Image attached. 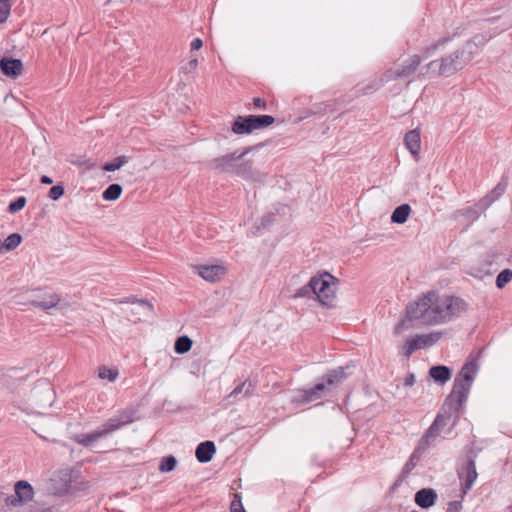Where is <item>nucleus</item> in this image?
<instances>
[{
	"mask_svg": "<svg viewBox=\"0 0 512 512\" xmlns=\"http://www.w3.org/2000/svg\"><path fill=\"white\" fill-rule=\"evenodd\" d=\"M468 304L460 297L440 295L430 291L406 308V318L395 327V334H400L411 326L408 322L418 321L421 324H443L461 316Z\"/></svg>",
	"mask_w": 512,
	"mask_h": 512,
	"instance_id": "1",
	"label": "nucleus"
},
{
	"mask_svg": "<svg viewBox=\"0 0 512 512\" xmlns=\"http://www.w3.org/2000/svg\"><path fill=\"white\" fill-rule=\"evenodd\" d=\"M346 377L344 368L339 367L327 373L320 382L309 389L298 390L292 401L297 404L313 402L324 397L333 387L338 385Z\"/></svg>",
	"mask_w": 512,
	"mask_h": 512,
	"instance_id": "2",
	"label": "nucleus"
},
{
	"mask_svg": "<svg viewBox=\"0 0 512 512\" xmlns=\"http://www.w3.org/2000/svg\"><path fill=\"white\" fill-rule=\"evenodd\" d=\"M136 419L135 412L133 410H125L119 413L118 415L108 419L104 424L98 427L96 430L86 433L80 434L75 437L77 443L82 444L84 446H90L92 443L96 442L100 438H103L123 426H126Z\"/></svg>",
	"mask_w": 512,
	"mask_h": 512,
	"instance_id": "3",
	"label": "nucleus"
},
{
	"mask_svg": "<svg viewBox=\"0 0 512 512\" xmlns=\"http://www.w3.org/2000/svg\"><path fill=\"white\" fill-rule=\"evenodd\" d=\"M465 50L455 51L440 61H431L427 68L436 75L448 77L462 69L470 58L464 59Z\"/></svg>",
	"mask_w": 512,
	"mask_h": 512,
	"instance_id": "4",
	"label": "nucleus"
},
{
	"mask_svg": "<svg viewBox=\"0 0 512 512\" xmlns=\"http://www.w3.org/2000/svg\"><path fill=\"white\" fill-rule=\"evenodd\" d=\"M275 121L270 115H249L238 116L232 124V131L235 134H249L254 130L270 126Z\"/></svg>",
	"mask_w": 512,
	"mask_h": 512,
	"instance_id": "5",
	"label": "nucleus"
},
{
	"mask_svg": "<svg viewBox=\"0 0 512 512\" xmlns=\"http://www.w3.org/2000/svg\"><path fill=\"white\" fill-rule=\"evenodd\" d=\"M506 184L500 182L494 189H492L487 195L481 198L478 203L474 206L463 208L460 213L468 219L476 220L482 212L498 200L505 192Z\"/></svg>",
	"mask_w": 512,
	"mask_h": 512,
	"instance_id": "6",
	"label": "nucleus"
},
{
	"mask_svg": "<svg viewBox=\"0 0 512 512\" xmlns=\"http://www.w3.org/2000/svg\"><path fill=\"white\" fill-rule=\"evenodd\" d=\"M313 295L317 297L319 302L328 305L335 296V278L326 273L324 275L311 278Z\"/></svg>",
	"mask_w": 512,
	"mask_h": 512,
	"instance_id": "7",
	"label": "nucleus"
},
{
	"mask_svg": "<svg viewBox=\"0 0 512 512\" xmlns=\"http://www.w3.org/2000/svg\"><path fill=\"white\" fill-rule=\"evenodd\" d=\"M470 388L471 384L457 378L455 379L453 389L444 404V407H447L451 412L455 413V418L458 417V413L466 402Z\"/></svg>",
	"mask_w": 512,
	"mask_h": 512,
	"instance_id": "8",
	"label": "nucleus"
},
{
	"mask_svg": "<svg viewBox=\"0 0 512 512\" xmlns=\"http://www.w3.org/2000/svg\"><path fill=\"white\" fill-rule=\"evenodd\" d=\"M249 149L241 152L235 151L210 161L209 166L217 173L234 174L236 164L248 153Z\"/></svg>",
	"mask_w": 512,
	"mask_h": 512,
	"instance_id": "9",
	"label": "nucleus"
},
{
	"mask_svg": "<svg viewBox=\"0 0 512 512\" xmlns=\"http://www.w3.org/2000/svg\"><path fill=\"white\" fill-rule=\"evenodd\" d=\"M34 489L30 483L24 480L16 482L14 486V494L5 498V504L17 507L23 505L33 499Z\"/></svg>",
	"mask_w": 512,
	"mask_h": 512,
	"instance_id": "10",
	"label": "nucleus"
},
{
	"mask_svg": "<svg viewBox=\"0 0 512 512\" xmlns=\"http://www.w3.org/2000/svg\"><path fill=\"white\" fill-rule=\"evenodd\" d=\"M421 63L418 55L409 57L401 67L390 69L384 74L383 81H391L397 78H406L412 75Z\"/></svg>",
	"mask_w": 512,
	"mask_h": 512,
	"instance_id": "11",
	"label": "nucleus"
},
{
	"mask_svg": "<svg viewBox=\"0 0 512 512\" xmlns=\"http://www.w3.org/2000/svg\"><path fill=\"white\" fill-rule=\"evenodd\" d=\"M34 403L41 408L49 407L54 401V391L47 381H39L32 390Z\"/></svg>",
	"mask_w": 512,
	"mask_h": 512,
	"instance_id": "12",
	"label": "nucleus"
},
{
	"mask_svg": "<svg viewBox=\"0 0 512 512\" xmlns=\"http://www.w3.org/2000/svg\"><path fill=\"white\" fill-rule=\"evenodd\" d=\"M451 415H443L439 414L435 418L432 425L429 427L427 432L422 438V441L426 443L427 445L430 444L431 439H434L439 435V433L442 431L443 427L447 426L450 422Z\"/></svg>",
	"mask_w": 512,
	"mask_h": 512,
	"instance_id": "13",
	"label": "nucleus"
},
{
	"mask_svg": "<svg viewBox=\"0 0 512 512\" xmlns=\"http://www.w3.org/2000/svg\"><path fill=\"white\" fill-rule=\"evenodd\" d=\"M0 68L4 75L13 78L20 76L23 72L22 61L14 58H2Z\"/></svg>",
	"mask_w": 512,
	"mask_h": 512,
	"instance_id": "14",
	"label": "nucleus"
},
{
	"mask_svg": "<svg viewBox=\"0 0 512 512\" xmlns=\"http://www.w3.org/2000/svg\"><path fill=\"white\" fill-rule=\"evenodd\" d=\"M477 476L475 461L470 459L465 468L459 472V477L464 480L463 493H467L472 488Z\"/></svg>",
	"mask_w": 512,
	"mask_h": 512,
	"instance_id": "15",
	"label": "nucleus"
},
{
	"mask_svg": "<svg viewBox=\"0 0 512 512\" xmlns=\"http://www.w3.org/2000/svg\"><path fill=\"white\" fill-rule=\"evenodd\" d=\"M437 500V493L431 488H423L416 492L414 501L423 509L432 507Z\"/></svg>",
	"mask_w": 512,
	"mask_h": 512,
	"instance_id": "16",
	"label": "nucleus"
},
{
	"mask_svg": "<svg viewBox=\"0 0 512 512\" xmlns=\"http://www.w3.org/2000/svg\"><path fill=\"white\" fill-rule=\"evenodd\" d=\"M196 269L198 274L209 282L217 281L225 272L224 267L220 265H199Z\"/></svg>",
	"mask_w": 512,
	"mask_h": 512,
	"instance_id": "17",
	"label": "nucleus"
},
{
	"mask_svg": "<svg viewBox=\"0 0 512 512\" xmlns=\"http://www.w3.org/2000/svg\"><path fill=\"white\" fill-rule=\"evenodd\" d=\"M215 452H216V447H215L214 442L205 441V442L200 443L197 446L196 451H195V456H196V459L200 463H207L212 459Z\"/></svg>",
	"mask_w": 512,
	"mask_h": 512,
	"instance_id": "18",
	"label": "nucleus"
},
{
	"mask_svg": "<svg viewBox=\"0 0 512 512\" xmlns=\"http://www.w3.org/2000/svg\"><path fill=\"white\" fill-rule=\"evenodd\" d=\"M404 143L410 153L417 157L421 148L420 131L418 129L410 130L405 134Z\"/></svg>",
	"mask_w": 512,
	"mask_h": 512,
	"instance_id": "19",
	"label": "nucleus"
},
{
	"mask_svg": "<svg viewBox=\"0 0 512 512\" xmlns=\"http://www.w3.org/2000/svg\"><path fill=\"white\" fill-rule=\"evenodd\" d=\"M255 387L251 381H245L236 386L233 391L228 395L230 403L238 401L244 397L250 396L254 393Z\"/></svg>",
	"mask_w": 512,
	"mask_h": 512,
	"instance_id": "20",
	"label": "nucleus"
},
{
	"mask_svg": "<svg viewBox=\"0 0 512 512\" xmlns=\"http://www.w3.org/2000/svg\"><path fill=\"white\" fill-rule=\"evenodd\" d=\"M234 174L245 179L259 180L257 173L253 169L252 162L243 158L237 162Z\"/></svg>",
	"mask_w": 512,
	"mask_h": 512,
	"instance_id": "21",
	"label": "nucleus"
},
{
	"mask_svg": "<svg viewBox=\"0 0 512 512\" xmlns=\"http://www.w3.org/2000/svg\"><path fill=\"white\" fill-rule=\"evenodd\" d=\"M61 301V297L56 294H47L44 295L42 299L32 301V305L34 307L40 308L42 310H49L51 308L56 307Z\"/></svg>",
	"mask_w": 512,
	"mask_h": 512,
	"instance_id": "22",
	"label": "nucleus"
},
{
	"mask_svg": "<svg viewBox=\"0 0 512 512\" xmlns=\"http://www.w3.org/2000/svg\"><path fill=\"white\" fill-rule=\"evenodd\" d=\"M430 377L438 383L444 384L451 378V371L447 366H433L429 370Z\"/></svg>",
	"mask_w": 512,
	"mask_h": 512,
	"instance_id": "23",
	"label": "nucleus"
},
{
	"mask_svg": "<svg viewBox=\"0 0 512 512\" xmlns=\"http://www.w3.org/2000/svg\"><path fill=\"white\" fill-rule=\"evenodd\" d=\"M442 337V333L435 331L428 334L416 335L415 339L419 346V349L431 347L436 344Z\"/></svg>",
	"mask_w": 512,
	"mask_h": 512,
	"instance_id": "24",
	"label": "nucleus"
},
{
	"mask_svg": "<svg viewBox=\"0 0 512 512\" xmlns=\"http://www.w3.org/2000/svg\"><path fill=\"white\" fill-rule=\"evenodd\" d=\"M476 372H477L476 364H474L472 362L467 363L462 367L457 379L472 385L475 375H476Z\"/></svg>",
	"mask_w": 512,
	"mask_h": 512,
	"instance_id": "25",
	"label": "nucleus"
},
{
	"mask_svg": "<svg viewBox=\"0 0 512 512\" xmlns=\"http://www.w3.org/2000/svg\"><path fill=\"white\" fill-rule=\"evenodd\" d=\"M410 212V206L408 204H402L393 211L391 221L393 223L403 224L407 221Z\"/></svg>",
	"mask_w": 512,
	"mask_h": 512,
	"instance_id": "26",
	"label": "nucleus"
},
{
	"mask_svg": "<svg viewBox=\"0 0 512 512\" xmlns=\"http://www.w3.org/2000/svg\"><path fill=\"white\" fill-rule=\"evenodd\" d=\"M122 193V187L119 184L109 185L102 193V198L105 201L117 200Z\"/></svg>",
	"mask_w": 512,
	"mask_h": 512,
	"instance_id": "27",
	"label": "nucleus"
},
{
	"mask_svg": "<svg viewBox=\"0 0 512 512\" xmlns=\"http://www.w3.org/2000/svg\"><path fill=\"white\" fill-rule=\"evenodd\" d=\"M192 340L188 336H180L177 338L174 349L178 354H184L191 349Z\"/></svg>",
	"mask_w": 512,
	"mask_h": 512,
	"instance_id": "28",
	"label": "nucleus"
},
{
	"mask_svg": "<svg viewBox=\"0 0 512 512\" xmlns=\"http://www.w3.org/2000/svg\"><path fill=\"white\" fill-rule=\"evenodd\" d=\"M98 376L100 379L114 382L119 376V372L116 368H108L107 366H101L98 370Z\"/></svg>",
	"mask_w": 512,
	"mask_h": 512,
	"instance_id": "29",
	"label": "nucleus"
},
{
	"mask_svg": "<svg viewBox=\"0 0 512 512\" xmlns=\"http://www.w3.org/2000/svg\"><path fill=\"white\" fill-rule=\"evenodd\" d=\"M22 241V237L18 233L10 234L3 242H4V249L6 252L12 251L15 248H17Z\"/></svg>",
	"mask_w": 512,
	"mask_h": 512,
	"instance_id": "30",
	"label": "nucleus"
},
{
	"mask_svg": "<svg viewBox=\"0 0 512 512\" xmlns=\"http://www.w3.org/2000/svg\"><path fill=\"white\" fill-rule=\"evenodd\" d=\"M128 162V158L126 156H119L115 158L113 161L105 163L103 165V170L112 172L120 169L124 164Z\"/></svg>",
	"mask_w": 512,
	"mask_h": 512,
	"instance_id": "31",
	"label": "nucleus"
},
{
	"mask_svg": "<svg viewBox=\"0 0 512 512\" xmlns=\"http://www.w3.org/2000/svg\"><path fill=\"white\" fill-rule=\"evenodd\" d=\"M512 280V270L511 269H504L501 271L497 278H496V286L499 289H502L505 287L506 284H508Z\"/></svg>",
	"mask_w": 512,
	"mask_h": 512,
	"instance_id": "32",
	"label": "nucleus"
},
{
	"mask_svg": "<svg viewBox=\"0 0 512 512\" xmlns=\"http://www.w3.org/2000/svg\"><path fill=\"white\" fill-rule=\"evenodd\" d=\"M177 460L174 456L164 457L160 463L159 470L161 472H170L175 469Z\"/></svg>",
	"mask_w": 512,
	"mask_h": 512,
	"instance_id": "33",
	"label": "nucleus"
},
{
	"mask_svg": "<svg viewBox=\"0 0 512 512\" xmlns=\"http://www.w3.org/2000/svg\"><path fill=\"white\" fill-rule=\"evenodd\" d=\"M493 35H490L488 38L484 35H476L473 37L471 42H468L464 48L465 51L472 53V46H483Z\"/></svg>",
	"mask_w": 512,
	"mask_h": 512,
	"instance_id": "34",
	"label": "nucleus"
},
{
	"mask_svg": "<svg viewBox=\"0 0 512 512\" xmlns=\"http://www.w3.org/2000/svg\"><path fill=\"white\" fill-rule=\"evenodd\" d=\"M12 0H0V23L5 22L11 11V4Z\"/></svg>",
	"mask_w": 512,
	"mask_h": 512,
	"instance_id": "35",
	"label": "nucleus"
},
{
	"mask_svg": "<svg viewBox=\"0 0 512 512\" xmlns=\"http://www.w3.org/2000/svg\"><path fill=\"white\" fill-rule=\"evenodd\" d=\"M134 305H136V309L139 310L142 314H151L153 311V305L145 300H137L133 302Z\"/></svg>",
	"mask_w": 512,
	"mask_h": 512,
	"instance_id": "36",
	"label": "nucleus"
},
{
	"mask_svg": "<svg viewBox=\"0 0 512 512\" xmlns=\"http://www.w3.org/2000/svg\"><path fill=\"white\" fill-rule=\"evenodd\" d=\"M311 296H314L311 280L309 281V283L307 285L299 288L294 294L295 298L311 297Z\"/></svg>",
	"mask_w": 512,
	"mask_h": 512,
	"instance_id": "37",
	"label": "nucleus"
},
{
	"mask_svg": "<svg viewBox=\"0 0 512 512\" xmlns=\"http://www.w3.org/2000/svg\"><path fill=\"white\" fill-rule=\"evenodd\" d=\"M26 204V198L21 196L18 197L15 201L11 202L8 206V211L10 213H16L24 208Z\"/></svg>",
	"mask_w": 512,
	"mask_h": 512,
	"instance_id": "38",
	"label": "nucleus"
},
{
	"mask_svg": "<svg viewBox=\"0 0 512 512\" xmlns=\"http://www.w3.org/2000/svg\"><path fill=\"white\" fill-rule=\"evenodd\" d=\"M65 193V189L62 185H55L49 190V198L57 201L59 200Z\"/></svg>",
	"mask_w": 512,
	"mask_h": 512,
	"instance_id": "39",
	"label": "nucleus"
},
{
	"mask_svg": "<svg viewBox=\"0 0 512 512\" xmlns=\"http://www.w3.org/2000/svg\"><path fill=\"white\" fill-rule=\"evenodd\" d=\"M415 459L416 456L415 453H413L402 469V477H407L409 473L414 469L416 466Z\"/></svg>",
	"mask_w": 512,
	"mask_h": 512,
	"instance_id": "40",
	"label": "nucleus"
},
{
	"mask_svg": "<svg viewBox=\"0 0 512 512\" xmlns=\"http://www.w3.org/2000/svg\"><path fill=\"white\" fill-rule=\"evenodd\" d=\"M470 274L478 279H483L485 276H490L492 273L489 270H482L477 267H472Z\"/></svg>",
	"mask_w": 512,
	"mask_h": 512,
	"instance_id": "41",
	"label": "nucleus"
},
{
	"mask_svg": "<svg viewBox=\"0 0 512 512\" xmlns=\"http://www.w3.org/2000/svg\"><path fill=\"white\" fill-rule=\"evenodd\" d=\"M328 107H329V105L326 103L315 104L311 108V114H323L326 112Z\"/></svg>",
	"mask_w": 512,
	"mask_h": 512,
	"instance_id": "42",
	"label": "nucleus"
},
{
	"mask_svg": "<svg viewBox=\"0 0 512 512\" xmlns=\"http://www.w3.org/2000/svg\"><path fill=\"white\" fill-rule=\"evenodd\" d=\"M231 512H244L241 500L236 496L231 503Z\"/></svg>",
	"mask_w": 512,
	"mask_h": 512,
	"instance_id": "43",
	"label": "nucleus"
},
{
	"mask_svg": "<svg viewBox=\"0 0 512 512\" xmlns=\"http://www.w3.org/2000/svg\"><path fill=\"white\" fill-rule=\"evenodd\" d=\"M462 509V504L459 501H452L448 504L446 512H459Z\"/></svg>",
	"mask_w": 512,
	"mask_h": 512,
	"instance_id": "44",
	"label": "nucleus"
},
{
	"mask_svg": "<svg viewBox=\"0 0 512 512\" xmlns=\"http://www.w3.org/2000/svg\"><path fill=\"white\" fill-rule=\"evenodd\" d=\"M203 45V42L200 38H195L191 42V50H199Z\"/></svg>",
	"mask_w": 512,
	"mask_h": 512,
	"instance_id": "45",
	"label": "nucleus"
},
{
	"mask_svg": "<svg viewBox=\"0 0 512 512\" xmlns=\"http://www.w3.org/2000/svg\"><path fill=\"white\" fill-rule=\"evenodd\" d=\"M405 344H407L409 346V348L413 352L416 351V350H420L415 337H413L412 339L408 340Z\"/></svg>",
	"mask_w": 512,
	"mask_h": 512,
	"instance_id": "46",
	"label": "nucleus"
},
{
	"mask_svg": "<svg viewBox=\"0 0 512 512\" xmlns=\"http://www.w3.org/2000/svg\"><path fill=\"white\" fill-rule=\"evenodd\" d=\"M253 105H254L255 108L261 109V108L265 107L266 102H265V100H263L261 98H254L253 99Z\"/></svg>",
	"mask_w": 512,
	"mask_h": 512,
	"instance_id": "47",
	"label": "nucleus"
},
{
	"mask_svg": "<svg viewBox=\"0 0 512 512\" xmlns=\"http://www.w3.org/2000/svg\"><path fill=\"white\" fill-rule=\"evenodd\" d=\"M415 383V376L414 374L410 373L406 376L404 384L405 386H412Z\"/></svg>",
	"mask_w": 512,
	"mask_h": 512,
	"instance_id": "48",
	"label": "nucleus"
},
{
	"mask_svg": "<svg viewBox=\"0 0 512 512\" xmlns=\"http://www.w3.org/2000/svg\"><path fill=\"white\" fill-rule=\"evenodd\" d=\"M413 351L409 348V346L407 344H404L402 346V354L409 358L411 355H412Z\"/></svg>",
	"mask_w": 512,
	"mask_h": 512,
	"instance_id": "49",
	"label": "nucleus"
},
{
	"mask_svg": "<svg viewBox=\"0 0 512 512\" xmlns=\"http://www.w3.org/2000/svg\"><path fill=\"white\" fill-rule=\"evenodd\" d=\"M40 181H41V183L46 184V185H50L53 183L52 178H50L49 176H46V175H43L41 177Z\"/></svg>",
	"mask_w": 512,
	"mask_h": 512,
	"instance_id": "50",
	"label": "nucleus"
},
{
	"mask_svg": "<svg viewBox=\"0 0 512 512\" xmlns=\"http://www.w3.org/2000/svg\"><path fill=\"white\" fill-rule=\"evenodd\" d=\"M198 65V60L196 58L194 59H191L189 62H188V66L190 67V69H195Z\"/></svg>",
	"mask_w": 512,
	"mask_h": 512,
	"instance_id": "51",
	"label": "nucleus"
},
{
	"mask_svg": "<svg viewBox=\"0 0 512 512\" xmlns=\"http://www.w3.org/2000/svg\"><path fill=\"white\" fill-rule=\"evenodd\" d=\"M446 41H447L446 39L439 41L437 44H435V45L431 46L430 48H428V49H427V52L429 53V52H430V50H432V51L436 50V48H437L439 45L444 44Z\"/></svg>",
	"mask_w": 512,
	"mask_h": 512,
	"instance_id": "52",
	"label": "nucleus"
},
{
	"mask_svg": "<svg viewBox=\"0 0 512 512\" xmlns=\"http://www.w3.org/2000/svg\"><path fill=\"white\" fill-rule=\"evenodd\" d=\"M405 478L406 477H402V474H401L400 477L395 481L393 487L399 486Z\"/></svg>",
	"mask_w": 512,
	"mask_h": 512,
	"instance_id": "53",
	"label": "nucleus"
},
{
	"mask_svg": "<svg viewBox=\"0 0 512 512\" xmlns=\"http://www.w3.org/2000/svg\"><path fill=\"white\" fill-rule=\"evenodd\" d=\"M6 250L4 249V242L0 240V253H5Z\"/></svg>",
	"mask_w": 512,
	"mask_h": 512,
	"instance_id": "54",
	"label": "nucleus"
},
{
	"mask_svg": "<svg viewBox=\"0 0 512 512\" xmlns=\"http://www.w3.org/2000/svg\"><path fill=\"white\" fill-rule=\"evenodd\" d=\"M42 512H50V511H48V510H45V511H42Z\"/></svg>",
	"mask_w": 512,
	"mask_h": 512,
	"instance_id": "55",
	"label": "nucleus"
}]
</instances>
